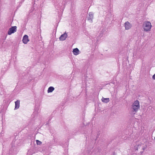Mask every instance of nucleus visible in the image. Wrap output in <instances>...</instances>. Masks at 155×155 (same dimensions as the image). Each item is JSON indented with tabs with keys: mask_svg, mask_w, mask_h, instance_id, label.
<instances>
[{
	"mask_svg": "<svg viewBox=\"0 0 155 155\" xmlns=\"http://www.w3.org/2000/svg\"><path fill=\"white\" fill-rule=\"evenodd\" d=\"M152 27L151 23L149 21H145L143 25V28L144 31L146 32L150 31Z\"/></svg>",
	"mask_w": 155,
	"mask_h": 155,
	"instance_id": "f257e3e1",
	"label": "nucleus"
},
{
	"mask_svg": "<svg viewBox=\"0 0 155 155\" xmlns=\"http://www.w3.org/2000/svg\"><path fill=\"white\" fill-rule=\"evenodd\" d=\"M132 107L134 111L137 112L140 107L139 102L137 100L132 105Z\"/></svg>",
	"mask_w": 155,
	"mask_h": 155,
	"instance_id": "f03ea898",
	"label": "nucleus"
},
{
	"mask_svg": "<svg viewBox=\"0 0 155 155\" xmlns=\"http://www.w3.org/2000/svg\"><path fill=\"white\" fill-rule=\"evenodd\" d=\"M16 31L17 27L16 26L12 27L9 29L8 32V34L10 35L14 33Z\"/></svg>",
	"mask_w": 155,
	"mask_h": 155,
	"instance_id": "7ed1b4c3",
	"label": "nucleus"
},
{
	"mask_svg": "<svg viewBox=\"0 0 155 155\" xmlns=\"http://www.w3.org/2000/svg\"><path fill=\"white\" fill-rule=\"evenodd\" d=\"M124 27L126 30L130 29L132 27V25L128 21H127L124 23Z\"/></svg>",
	"mask_w": 155,
	"mask_h": 155,
	"instance_id": "20e7f679",
	"label": "nucleus"
},
{
	"mask_svg": "<svg viewBox=\"0 0 155 155\" xmlns=\"http://www.w3.org/2000/svg\"><path fill=\"white\" fill-rule=\"evenodd\" d=\"M68 35L65 32L64 34L62 35L59 38V39L60 41H64L66 39Z\"/></svg>",
	"mask_w": 155,
	"mask_h": 155,
	"instance_id": "39448f33",
	"label": "nucleus"
},
{
	"mask_svg": "<svg viewBox=\"0 0 155 155\" xmlns=\"http://www.w3.org/2000/svg\"><path fill=\"white\" fill-rule=\"evenodd\" d=\"M93 17V15L92 12H90L88 14V16L87 18V20L89 21L92 23V19Z\"/></svg>",
	"mask_w": 155,
	"mask_h": 155,
	"instance_id": "423d86ee",
	"label": "nucleus"
},
{
	"mask_svg": "<svg viewBox=\"0 0 155 155\" xmlns=\"http://www.w3.org/2000/svg\"><path fill=\"white\" fill-rule=\"evenodd\" d=\"M28 36L27 35H25L23 37L22 41L25 44H26L29 41Z\"/></svg>",
	"mask_w": 155,
	"mask_h": 155,
	"instance_id": "0eeeda50",
	"label": "nucleus"
},
{
	"mask_svg": "<svg viewBox=\"0 0 155 155\" xmlns=\"http://www.w3.org/2000/svg\"><path fill=\"white\" fill-rule=\"evenodd\" d=\"M72 52L74 55H77L80 53V51L77 48L73 49V50Z\"/></svg>",
	"mask_w": 155,
	"mask_h": 155,
	"instance_id": "6e6552de",
	"label": "nucleus"
},
{
	"mask_svg": "<svg viewBox=\"0 0 155 155\" xmlns=\"http://www.w3.org/2000/svg\"><path fill=\"white\" fill-rule=\"evenodd\" d=\"M15 110H16L18 109L19 107L20 106V101L19 100H17L15 102Z\"/></svg>",
	"mask_w": 155,
	"mask_h": 155,
	"instance_id": "1a4fd4ad",
	"label": "nucleus"
},
{
	"mask_svg": "<svg viewBox=\"0 0 155 155\" xmlns=\"http://www.w3.org/2000/svg\"><path fill=\"white\" fill-rule=\"evenodd\" d=\"M101 101L102 102L104 103H107L110 101V99L109 98H104L102 97L101 99Z\"/></svg>",
	"mask_w": 155,
	"mask_h": 155,
	"instance_id": "9d476101",
	"label": "nucleus"
},
{
	"mask_svg": "<svg viewBox=\"0 0 155 155\" xmlns=\"http://www.w3.org/2000/svg\"><path fill=\"white\" fill-rule=\"evenodd\" d=\"M54 90V88L52 86H51L49 87L48 90V93H51Z\"/></svg>",
	"mask_w": 155,
	"mask_h": 155,
	"instance_id": "9b49d317",
	"label": "nucleus"
},
{
	"mask_svg": "<svg viewBox=\"0 0 155 155\" xmlns=\"http://www.w3.org/2000/svg\"><path fill=\"white\" fill-rule=\"evenodd\" d=\"M36 141L37 144L38 145H40L42 143V142L41 141L38 140H36Z\"/></svg>",
	"mask_w": 155,
	"mask_h": 155,
	"instance_id": "f8f14e48",
	"label": "nucleus"
},
{
	"mask_svg": "<svg viewBox=\"0 0 155 155\" xmlns=\"http://www.w3.org/2000/svg\"><path fill=\"white\" fill-rule=\"evenodd\" d=\"M152 78L153 79L155 80V74L153 75Z\"/></svg>",
	"mask_w": 155,
	"mask_h": 155,
	"instance_id": "ddd939ff",
	"label": "nucleus"
},
{
	"mask_svg": "<svg viewBox=\"0 0 155 155\" xmlns=\"http://www.w3.org/2000/svg\"><path fill=\"white\" fill-rule=\"evenodd\" d=\"M145 147H144L143 148V150H144V149H145Z\"/></svg>",
	"mask_w": 155,
	"mask_h": 155,
	"instance_id": "4468645a",
	"label": "nucleus"
},
{
	"mask_svg": "<svg viewBox=\"0 0 155 155\" xmlns=\"http://www.w3.org/2000/svg\"><path fill=\"white\" fill-rule=\"evenodd\" d=\"M154 140H155V137H154Z\"/></svg>",
	"mask_w": 155,
	"mask_h": 155,
	"instance_id": "2eb2a0df",
	"label": "nucleus"
}]
</instances>
